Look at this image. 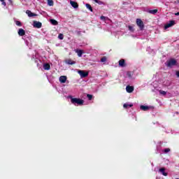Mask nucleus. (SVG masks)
I'll use <instances>...</instances> for the list:
<instances>
[{
    "label": "nucleus",
    "instance_id": "f257e3e1",
    "mask_svg": "<svg viewBox=\"0 0 179 179\" xmlns=\"http://www.w3.org/2000/svg\"><path fill=\"white\" fill-rule=\"evenodd\" d=\"M72 104H78V106H83L85 101L79 98H71Z\"/></svg>",
    "mask_w": 179,
    "mask_h": 179
},
{
    "label": "nucleus",
    "instance_id": "f03ea898",
    "mask_svg": "<svg viewBox=\"0 0 179 179\" xmlns=\"http://www.w3.org/2000/svg\"><path fill=\"white\" fill-rule=\"evenodd\" d=\"M136 24L139 27L140 30H143V29H145V24H143V21H142V20L139 18L136 19Z\"/></svg>",
    "mask_w": 179,
    "mask_h": 179
},
{
    "label": "nucleus",
    "instance_id": "7ed1b4c3",
    "mask_svg": "<svg viewBox=\"0 0 179 179\" xmlns=\"http://www.w3.org/2000/svg\"><path fill=\"white\" fill-rule=\"evenodd\" d=\"M177 65V60L175 59H171L169 61L167 62V65L169 68H171V66H174Z\"/></svg>",
    "mask_w": 179,
    "mask_h": 179
},
{
    "label": "nucleus",
    "instance_id": "20e7f679",
    "mask_svg": "<svg viewBox=\"0 0 179 179\" xmlns=\"http://www.w3.org/2000/svg\"><path fill=\"white\" fill-rule=\"evenodd\" d=\"M78 73L80 76V78H87L89 76V72L80 70L78 71Z\"/></svg>",
    "mask_w": 179,
    "mask_h": 179
},
{
    "label": "nucleus",
    "instance_id": "39448f33",
    "mask_svg": "<svg viewBox=\"0 0 179 179\" xmlns=\"http://www.w3.org/2000/svg\"><path fill=\"white\" fill-rule=\"evenodd\" d=\"M174 24H176V21L171 20V21H169V22H168L166 24H165L164 29H167L169 27H172V26H174Z\"/></svg>",
    "mask_w": 179,
    "mask_h": 179
},
{
    "label": "nucleus",
    "instance_id": "423d86ee",
    "mask_svg": "<svg viewBox=\"0 0 179 179\" xmlns=\"http://www.w3.org/2000/svg\"><path fill=\"white\" fill-rule=\"evenodd\" d=\"M33 25H34V27H36V29H41L43 24L38 21H34Z\"/></svg>",
    "mask_w": 179,
    "mask_h": 179
},
{
    "label": "nucleus",
    "instance_id": "0eeeda50",
    "mask_svg": "<svg viewBox=\"0 0 179 179\" xmlns=\"http://www.w3.org/2000/svg\"><path fill=\"white\" fill-rule=\"evenodd\" d=\"M70 4L72 7L74 8V9H77V8H79V4L76 1H70Z\"/></svg>",
    "mask_w": 179,
    "mask_h": 179
},
{
    "label": "nucleus",
    "instance_id": "6e6552de",
    "mask_svg": "<svg viewBox=\"0 0 179 179\" xmlns=\"http://www.w3.org/2000/svg\"><path fill=\"white\" fill-rule=\"evenodd\" d=\"M66 64H67L68 65H75V64H76V62H75V61L69 59H66L65 60Z\"/></svg>",
    "mask_w": 179,
    "mask_h": 179
},
{
    "label": "nucleus",
    "instance_id": "1a4fd4ad",
    "mask_svg": "<svg viewBox=\"0 0 179 179\" xmlns=\"http://www.w3.org/2000/svg\"><path fill=\"white\" fill-rule=\"evenodd\" d=\"M26 34V31L23 29H19L18 30V36H23Z\"/></svg>",
    "mask_w": 179,
    "mask_h": 179
},
{
    "label": "nucleus",
    "instance_id": "9d476101",
    "mask_svg": "<svg viewBox=\"0 0 179 179\" xmlns=\"http://www.w3.org/2000/svg\"><path fill=\"white\" fill-rule=\"evenodd\" d=\"M66 76H62L59 77V82L60 83H65L66 82Z\"/></svg>",
    "mask_w": 179,
    "mask_h": 179
},
{
    "label": "nucleus",
    "instance_id": "9b49d317",
    "mask_svg": "<svg viewBox=\"0 0 179 179\" xmlns=\"http://www.w3.org/2000/svg\"><path fill=\"white\" fill-rule=\"evenodd\" d=\"M126 90H127V93H132V92H134V87L127 85L126 87Z\"/></svg>",
    "mask_w": 179,
    "mask_h": 179
},
{
    "label": "nucleus",
    "instance_id": "f8f14e48",
    "mask_svg": "<svg viewBox=\"0 0 179 179\" xmlns=\"http://www.w3.org/2000/svg\"><path fill=\"white\" fill-rule=\"evenodd\" d=\"M27 15H28L29 17H33V16H37V14L33 13L29 10L26 11Z\"/></svg>",
    "mask_w": 179,
    "mask_h": 179
},
{
    "label": "nucleus",
    "instance_id": "ddd939ff",
    "mask_svg": "<svg viewBox=\"0 0 179 179\" xmlns=\"http://www.w3.org/2000/svg\"><path fill=\"white\" fill-rule=\"evenodd\" d=\"M159 171H160V173H162V176H164L165 177H167L168 173L165 172L166 171V169L161 168V169H159Z\"/></svg>",
    "mask_w": 179,
    "mask_h": 179
},
{
    "label": "nucleus",
    "instance_id": "4468645a",
    "mask_svg": "<svg viewBox=\"0 0 179 179\" xmlns=\"http://www.w3.org/2000/svg\"><path fill=\"white\" fill-rule=\"evenodd\" d=\"M119 66H122V67L125 66V59H121L119 61Z\"/></svg>",
    "mask_w": 179,
    "mask_h": 179
},
{
    "label": "nucleus",
    "instance_id": "2eb2a0df",
    "mask_svg": "<svg viewBox=\"0 0 179 179\" xmlns=\"http://www.w3.org/2000/svg\"><path fill=\"white\" fill-rule=\"evenodd\" d=\"M43 69H45V71H50V69H51V66H50V64H45L43 65Z\"/></svg>",
    "mask_w": 179,
    "mask_h": 179
},
{
    "label": "nucleus",
    "instance_id": "dca6fc26",
    "mask_svg": "<svg viewBox=\"0 0 179 179\" xmlns=\"http://www.w3.org/2000/svg\"><path fill=\"white\" fill-rule=\"evenodd\" d=\"M50 23L51 24H52L53 26H58V21L54 20V19H51L50 20Z\"/></svg>",
    "mask_w": 179,
    "mask_h": 179
},
{
    "label": "nucleus",
    "instance_id": "f3484780",
    "mask_svg": "<svg viewBox=\"0 0 179 179\" xmlns=\"http://www.w3.org/2000/svg\"><path fill=\"white\" fill-rule=\"evenodd\" d=\"M140 108L141 110H143V111H148V110H149V106L141 105Z\"/></svg>",
    "mask_w": 179,
    "mask_h": 179
},
{
    "label": "nucleus",
    "instance_id": "a211bd4d",
    "mask_svg": "<svg viewBox=\"0 0 179 179\" xmlns=\"http://www.w3.org/2000/svg\"><path fill=\"white\" fill-rule=\"evenodd\" d=\"M157 12H158L157 9L148 10V13H150L151 15H156L157 13Z\"/></svg>",
    "mask_w": 179,
    "mask_h": 179
},
{
    "label": "nucleus",
    "instance_id": "6ab92c4d",
    "mask_svg": "<svg viewBox=\"0 0 179 179\" xmlns=\"http://www.w3.org/2000/svg\"><path fill=\"white\" fill-rule=\"evenodd\" d=\"M76 52L78 54V57H82V55H83V50H76Z\"/></svg>",
    "mask_w": 179,
    "mask_h": 179
},
{
    "label": "nucleus",
    "instance_id": "aec40b11",
    "mask_svg": "<svg viewBox=\"0 0 179 179\" xmlns=\"http://www.w3.org/2000/svg\"><path fill=\"white\" fill-rule=\"evenodd\" d=\"M85 6L87 8V9H89V10H90V12H93V8L92 7V6L89 3H86Z\"/></svg>",
    "mask_w": 179,
    "mask_h": 179
},
{
    "label": "nucleus",
    "instance_id": "412c9836",
    "mask_svg": "<svg viewBox=\"0 0 179 179\" xmlns=\"http://www.w3.org/2000/svg\"><path fill=\"white\" fill-rule=\"evenodd\" d=\"M48 5L49 6H54V1H52V0H48Z\"/></svg>",
    "mask_w": 179,
    "mask_h": 179
},
{
    "label": "nucleus",
    "instance_id": "4be33fe9",
    "mask_svg": "<svg viewBox=\"0 0 179 179\" xmlns=\"http://www.w3.org/2000/svg\"><path fill=\"white\" fill-rule=\"evenodd\" d=\"M133 106H134L133 104L124 103V104L123 105L124 108H128V107H133Z\"/></svg>",
    "mask_w": 179,
    "mask_h": 179
},
{
    "label": "nucleus",
    "instance_id": "5701e85b",
    "mask_svg": "<svg viewBox=\"0 0 179 179\" xmlns=\"http://www.w3.org/2000/svg\"><path fill=\"white\" fill-rule=\"evenodd\" d=\"M159 94H162V96H166V94H167V92L166 91H163V90H160Z\"/></svg>",
    "mask_w": 179,
    "mask_h": 179
},
{
    "label": "nucleus",
    "instance_id": "b1692460",
    "mask_svg": "<svg viewBox=\"0 0 179 179\" xmlns=\"http://www.w3.org/2000/svg\"><path fill=\"white\" fill-rule=\"evenodd\" d=\"M15 24L17 26H19V27H22V22L20 21H15Z\"/></svg>",
    "mask_w": 179,
    "mask_h": 179
},
{
    "label": "nucleus",
    "instance_id": "393cba45",
    "mask_svg": "<svg viewBox=\"0 0 179 179\" xmlns=\"http://www.w3.org/2000/svg\"><path fill=\"white\" fill-rule=\"evenodd\" d=\"M107 61V57L106 56L101 57V62H106Z\"/></svg>",
    "mask_w": 179,
    "mask_h": 179
},
{
    "label": "nucleus",
    "instance_id": "a878e982",
    "mask_svg": "<svg viewBox=\"0 0 179 179\" xmlns=\"http://www.w3.org/2000/svg\"><path fill=\"white\" fill-rule=\"evenodd\" d=\"M87 97L88 100H92V99H93V95L87 94Z\"/></svg>",
    "mask_w": 179,
    "mask_h": 179
},
{
    "label": "nucleus",
    "instance_id": "bb28decb",
    "mask_svg": "<svg viewBox=\"0 0 179 179\" xmlns=\"http://www.w3.org/2000/svg\"><path fill=\"white\" fill-rule=\"evenodd\" d=\"M58 38H59V40H64V34H59L58 36Z\"/></svg>",
    "mask_w": 179,
    "mask_h": 179
},
{
    "label": "nucleus",
    "instance_id": "cd10ccee",
    "mask_svg": "<svg viewBox=\"0 0 179 179\" xmlns=\"http://www.w3.org/2000/svg\"><path fill=\"white\" fill-rule=\"evenodd\" d=\"M169 152H170V148H165L164 150V153H169Z\"/></svg>",
    "mask_w": 179,
    "mask_h": 179
},
{
    "label": "nucleus",
    "instance_id": "c85d7f7f",
    "mask_svg": "<svg viewBox=\"0 0 179 179\" xmlns=\"http://www.w3.org/2000/svg\"><path fill=\"white\" fill-rule=\"evenodd\" d=\"M1 3V5H3V6H6V2H5V0H0Z\"/></svg>",
    "mask_w": 179,
    "mask_h": 179
},
{
    "label": "nucleus",
    "instance_id": "c756f323",
    "mask_svg": "<svg viewBox=\"0 0 179 179\" xmlns=\"http://www.w3.org/2000/svg\"><path fill=\"white\" fill-rule=\"evenodd\" d=\"M96 3H99V5H101V1L100 0H94Z\"/></svg>",
    "mask_w": 179,
    "mask_h": 179
},
{
    "label": "nucleus",
    "instance_id": "7c9ffc66",
    "mask_svg": "<svg viewBox=\"0 0 179 179\" xmlns=\"http://www.w3.org/2000/svg\"><path fill=\"white\" fill-rule=\"evenodd\" d=\"M100 19H101V20H106V17L103 16V15H101V16L100 17Z\"/></svg>",
    "mask_w": 179,
    "mask_h": 179
},
{
    "label": "nucleus",
    "instance_id": "2f4dec72",
    "mask_svg": "<svg viewBox=\"0 0 179 179\" xmlns=\"http://www.w3.org/2000/svg\"><path fill=\"white\" fill-rule=\"evenodd\" d=\"M176 75L177 78H179V71H176Z\"/></svg>",
    "mask_w": 179,
    "mask_h": 179
},
{
    "label": "nucleus",
    "instance_id": "473e14b6",
    "mask_svg": "<svg viewBox=\"0 0 179 179\" xmlns=\"http://www.w3.org/2000/svg\"><path fill=\"white\" fill-rule=\"evenodd\" d=\"M175 15H176V16H179V12L175 13Z\"/></svg>",
    "mask_w": 179,
    "mask_h": 179
},
{
    "label": "nucleus",
    "instance_id": "72a5a7b5",
    "mask_svg": "<svg viewBox=\"0 0 179 179\" xmlns=\"http://www.w3.org/2000/svg\"><path fill=\"white\" fill-rule=\"evenodd\" d=\"M129 30H132V27L131 26H129Z\"/></svg>",
    "mask_w": 179,
    "mask_h": 179
},
{
    "label": "nucleus",
    "instance_id": "f704fd0d",
    "mask_svg": "<svg viewBox=\"0 0 179 179\" xmlns=\"http://www.w3.org/2000/svg\"><path fill=\"white\" fill-rule=\"evenodd\" d=\"M176 179H179V178H176Z\"/></svg>",
    "mask_w": 179,
    "mask_h": 179
}]
</instances>
